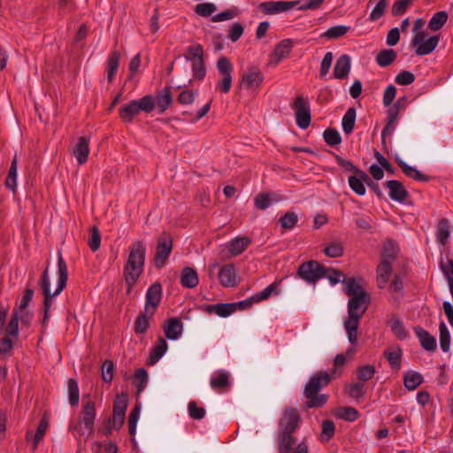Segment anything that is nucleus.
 I'll return each instance as SVG.
<instances>
[{
	"mask_svg": "<svg viewBox=\"0 0 453 453\" xmlns=\"http://www.w3.org/2000/svg\"><path fill=\"white\" fill-rule=\"evenodd\" d=\"M345 293L350 296L348 302V319L344 322V327L348 339L353 345L357 344V328L359 319L365 314L370 302V296L354 278H349L344 287Z\"/></svg>",
	"mask_w": 453,
	"mask_h": 453,
	"instance_id": "nucleus-1",
	"label": "nucleus"
},
{
	"mask_svg": "<svg viewBox=\"0 0 453 453\" xmlns=\"http://www.w3.org/2000/svg\"><path fill=\"white\" fill-rule=\"evenodd\" d=\"M301 417L298 411L293 407L284 410L280 419V433L279 434V453H308V445L302 441L294 451L296 438L293 436L298 428Z\"/></svg>",
	"mask_w": 453,
	"mask_h": 453,
	"instance_id": "nucleus-2",
	"label": "nucleus"
},
{
	"mask_svg": "<svg viewBox=\"0 0 453 453\" xmlns=\"http://www.w3.org/2000/svg\"><path fill=\"white\" fill-rule=\"evenodd\" d=\"M68 280V267L65 261L62 254L58 252V286L54 293L50 291V280L49 277L48 267L44 270L41 279V287L43 299V317L42 319V325L45 328L50 319V310L52 305V299L54 296H58L66 287Z\"/></svg>",
	"mask_w": 453,
	"mask_h": 453,
	"instance_id": "nucleus-3",
	"label": "nucleus"
},
{
	"mask_svg": "<svg viewBox=\"0 0 453 453\" xmlns=\"http://www.w3.org/2000/svg\"><path fill=\"white\" fill-rule=\"evenodd\" d=\"M128 251L123 270L127 292L131 290L144 271L146 245L142 241L137 240L129 246Z\"/></svg>",
	"mask_w": 453,
	"mask_h": 453,
	"instance_id": "nucleus-4",
	"label": "nucleus"
},
{
	"mask_svg": "<svg viewBox=\"0 0 453 453\" xmlns=\"http://www.w3.org/2000/svg\"><path fill=\"white\" fill-rule=\"evenodd\" d=\"M331 380V374L326 371H319L310 378L303 389V395L307 399L306 409L321 408L326 403L327 395L319 392L326 387Z\"/></svg>",
	"mask_w": 453,
	"mask_h": 453,
	"instance_id": "nucleus-5",
	"label": "nucleus"
},
{
	"mask_svg": "<svg viewBox=\"0 0 453 453\" xmlns=\"http://www.w3.org/2000/svg\"><path fill=\"white\" fill-rule=\"evenodd\" d=\"M155 109V97L146 95L139 99L131 100L119 108V117L123 123L130 124L141 111L151 112Z\"/></svg>",
	"mask_w": 453,
	"mask_h": 453,
	"instance_id": "nucleus-6",
	"label": "nucleus"
},
{
	"mask_svg": "<svg viewBox=\"0 0 453 453\" xmlns=\"http://www.w3.org/2000/svg\"><path fill=\"white\" fill-rule=\"evenodd\" d=\"M96 416V404L92 400H88L82 407L79 421L70 423L69 431L74 433L77 439L91 436L95 432Z\"/></svg>",
	"mask_w": 453,
	"mask_h": 453,
	"instance_id": "nucleus-7",
	"label": "nucleus"
},
{
	"mask_svg": "<svg viewBox=\"0 0 453 453\" xmlns=\"http://www.w3.org/2000/svg\"><path fill=\"white\" fill-rule=\"evenodd\" d=\"M187 61L192 64L193 79L202 81L205 77L206 68L203 60V49L201 44H195L188 48V54L184 56Z\"/></svg>",
	"mask_w": 453,
	"mask_h": 453,
	"instance_id": "nucleus-8",
	"label": "nucleus"
},
{
	"mask_svg": "<svg viewBox=\"0 0 453 453\" xmlns=\"http://www.w3.org/2000/svg\"><path fill=\"white\" fill-rule=\"evenodd\" d=\"M217 69L221 77L217 82L216 89L221 93L226 94L230 91L232 87L233 65L228 58L222 56L217 61Z\"/></svg>",
	"mask_w": 453,
	"mask_h": 453,
	"instance_id": "nucleus-9",
	"label": "nucleus"
},
{
	"mask_svg": "<svg viewBox=\"0 0 453 453\" xmlns=\"http://www.w3.org/2000/svg\"><path fill=\"white\" fill-rule=\"evenodd\" d=\"M326 272V268L318 261L309 260L299 265L297 275L306 282L315 283L319 279L324 278Z\"/></svg>",
	"mask_w": 453,
	"mask_h": 453,
	"instance_id": "nucleus-10",
	"label": "nucleus"
},
{
	"mask_svg": "<svg viewBox=\"0 0 453 453\" xmlns=\"http://www.w3.org/2000/svg\"><path fill=\"white\" fill-rule=\"evenodd\" d=\"M292 109L295 111L296 125L301 129H306L311 125V115L308 100L303 96H298L291 104Z\"/></svg>",
	"mask_w": 453,
	"mask_h": 453,
	"instance_id": "nucleus-11",
	"label": "nucleus"
},
{
	"mask_svg": "<svg viewBox=\"0 0 453 453\" xmlns=\"http://www.w3.org/2000/svg\"><path fill=\"white\" fill-rule=\"evenodd\" d=\"M426 34L424 31L416 33L411 40V46L415 48L418 56L428 55L434 50L439 43V36L432 35L426 39Z\"/></svg>",
	"mask_w": 453,
	"mask_h": 453,
	"instance_id": "nucleus-12",
	"label": "nucleus"
},
{
	"mask_svg": "<svg viewBox=\"0 0 453 453\" xmlns=\"http://www.w3.org/2000/svg\"><path fill=\"white\" fill-rule=\"evenodd\" d=\"M173 240L167 234H163L157 240L156 246V253L154 257L155 266L158 269L163 268L172 252Z\"/></svg>",
	"mask_w": 453,
	"mask_h": 453,
	"instance_id": "nucleus-13",
	"label": "nucleus"
},
{
	"mask_svg": "<svg viewBox=\"0 0 453 453\" xmlns=\"http://www.w3.org/2000/svg\"><path fill=\"white\" fill-rule=\"evenodd\" d=\"M300 3V0L266 1L260 3L257 8L265 15H275L292 10L296 8Z\"/></svg>",
	"mask_w": 453,
	"mask_h": 453,
	"instance_id": "nucleus-14",
	"label": "nucleus"
},
{
	"mask_svg": "<svg viewBox=\"0 0 453 453\" xmlns=\"http://www.w3.org/2000/svg\"><path fill=\"white\" fill-rule=\"evenodd\" d=\"M264 81V74L260 68L256 65L248 67L247 71L242 75L239 84L240 88L257 89Z\"/></svg>",
	"mask_w": 453,
	"mask_h": 453,
	"instance_id": "nucleus-15",
	"label": "nucleus"
},
{
	"mask_svg": "<svg viewBox=\"0 0 453 453\" xmlns=\"http://www.w3.org/2000/svg\"><path fill=\"white\" fill-rule=\"evenodd\" d=\"M162 286L158 282H155L148 288L145 296V312L149 316H154L162 299Z\"/></svg>",
	"mask_w": 453,
	"mask_h": 453,
	"instance_id": "nucleus-16",
	"label": "nucleus"
},
{
	"mask_svg": "<svg viewBox=\"0 0 453 453\" xmlns=\"http://www.w3.org/2000/svg\"><path fill=\"white\" fill-rule=\"evenodd\" d=\"M127 402V395L125 393L118 395L114 401L112 418L111 420L117 430L120 429L124 425Z\"/></svg>",
	"mask_w": 453,
	"mask_h": 453,
	"instance_id": "nucleus-17",
	"label": "nucleus"
},
{
	"mask_svg": "<svg viewBox=\"0 0 453 453\" xmlns=\"http://www.w3.org/2000/svg\"><path fill=\"white\" fill-rule=\"evenodd\" d=\"M50 426L49 418L44 415L37 426L36 432L34 433L32 430L26 432V441L32 444V450L35 452L40 442L43 440Z\"/></svg>",
	"mask_w": 453,
	"mask_h": 453,
	"instance_id": "nucleus-18",
	"label": "nucleus"
},
{
	"mask_svg": "<svg viewBox=\"0 0 453 453\" xmlns=\"http://www.w3.org/2000/svg\"><path fill=\"white\" fill-rule=\"evenodd\" d=\"M293 47V42L290 39L282 40L276 45L271 55L268 62L269 65L276 66L284 58H286Z\"/></svg>",
	"mask_w": 453,
	"mask_h": 453,
	"instance_id": "nucleus-19",
	"label": "nucleus"
},
{
	"mask_svg": "<svg viewBox=\"0 0 453 453\" xmlns=\"http://www.w3.org/2000/svg\"><path fill=\"white\" fill-rule=\"evenodd\" d=\"M388 189L389 197L395 202L403 203L409 196V193L403 183L396 180H388L385 183Z\"/></svg>",
	"mask_w": 453,
	"mask_h": 453,
	"instance_id": "nucleus-20",
	"label": "nucleus"
},
{
	"mask_svg": "<svg viewBox=\"0 0 453 453\" xmlns=\"http://www.w3.org/2000/svg\"><path fill=\"white\" fill-rule=\"evenodd\" d=\"M73 155L77 159L79 165H84L88 161L89 155V138L81 136L73 147Z\"/></svg>",
	"mask_w": 453,
	"mask_h": 453,
	"instance_id": "nucleus-21",
	"label": "nucleus"
},
{
	"mask_svg": "<svg viewBox=\"0 0 453 453\" xmlns=\"http://www.w3.org/2000/svg\"><path fill=\"white\" fill-rule=\"evenodd\" d=\"M219 280L225 288H233L237 285V275L234 265L228 264L221 267L219 272Z\"/></svg>",
	"mask_w": 453,
	"mask_h": 453,
	"instance_id": "nucleus-22",
	"label": "nucleus"
},
{
	"mask_svg": "<svg viewBox=\"0 0 453 453\" xmlns=\"http://www.w3.org/2000/svg\"><path fill=\"white\" fill-rule=\"evenodd\" d=\"M165 337L169 340H177L182 334L183 324L178 318H171L163 326Z\"/></svg>",
	"mask_w": 453,
	"mask_h": 453,
	"instance_id": "nucleus-23",
	"label": "nucleus"
},
{
	"mask_svg": "<svg viewBox=\"0 0 453 453\" xmlns=\"http://www.w3.org/2000/svg\"><path fill=\"white\" fill-rule=\"evenodd\" d=\"M155 107L158 108L159 113L165 112L173 104V95L170 87L164 88L155 96Z\"/></svg>",
	"mask_w": 453,
	"mask_h": 453,
	"instance_id": "nucleus-24",
	"label": "nucleus"
},
{
	"mask_svg": "<svg viewBox=\"0 0 453 453\" xmlns=\"http://www.w3.org/2000/svg\"><path fill=\"white\" fill-rule=\"evenodd\" d=\"M392 263L380 260L376 269L378 288H384L386 287L392 273Z\"/></svg>",
	"mask_w": 453,
	"mask_h": 453,
	"instance_id": "nucleus-25",
	"label": "nucleus"
},
{
	"mask_svg": "<svg viewBox=\"0 0 453 453\" xmlns=\"http://www.w3.org/2000/svg\"><path fill=\"white\" fill-rule=\"evenodd\" d=\"M350 71V58L349 55L343 54L340 56L334 67V77L335 79L346 78Z\"/></svg>",
	"mask_w": 453,
	"mask_h": 453,
	"instance_id": "nucleus-26",
	"label": "nucleus"
},
{
	"mask_svg": "<svg viewBox=\"0 0 453 453\" xmlns=\"http://www.w3.org/2000/svg\"><path fill=\"white\" fill-rule=\"evenodd\" d=\"M180 282L184 288H196L199 283V278L196 271L189 266L184 267L180 273Z\"/></svg>",
	"mask_w": 453,
	"mask_h": 453,
	"instance_id": "nucleus-27",
	"label": "nucleus"
},
{
	"mask_svg": "<svg viewBox=\"0 0 453 453\" xmlns=\"http://www.w3.org/2000/svg\"><path fill=\"white\" fill-rule=\"evenodd\" d=\"M414 331L423 349L428 351L436 349V340L432 334L421 326H416Z\"/></svg>",
	"mask_w": 453,
	"mask_h": 453,
	"instance_id": "nucleus-28",
	"label": "nucleus"
},
{
	"mask_svg": "<svg viewBox=\"0 0 453 453\" xmlns=\"http://www.w3.org/2000/svg\"><path fill=\"white\" fill-rule=\"evenodd\" d=\"M399 247L394 240H387L382 246L380 260L394 263L397 257Z\"/></svg>",
	"mask_w": 453,
	"mask_h": 453,
	"instance_id": "nucleus-29",
	"label": "nucleus"
},
{
	"mask_svg": "<svg viewBox=\"0 0 453 453\" xmlns=\"http://www.w3.org/2000/svg\"><path fill=\"white\" fill-rule=\"evenodd\" d=\"M396 163L403 172L405 175H407L410 178H412L418 181L427 182L430 180L431 177L429 175H426L425 173H422L417 168L409 165L407 163L403 161L401 158H396Z\"/></svg>",
	"mask_w": 453,
	"mask_h": 453,
	"instance_id": "nucleus-30",
	"label": "nucleus"
},
{
	"mask_svg": "<svg viewBox=\"0 0 453 453\" xmlns=\"http://www.w3.org/2000/svg\"><path fill=\"white\" fill-rule=\"evenodd\" d=\"M280 200V196L276 193H260L255 197L254 203L256 208L265 210L269 208L272 203H278Z\"/></svg>",
	"mask_w": 453,
	"mask_h": 453,
	"instance_id": "nucleus-31",
	"label": "nucleus"
},
{
	"mask_svg": "<svg viewBox=\"0 0 453 453\" xmlns=\"http://www.w3.org/2000/svg\"><path fill=\"white\" fill-rule=\"evenodd\" d=\"M233 303H221L206 305L204 311L208 313H215L221 318H226L234 312Z\"/></svg>",
	"mask_w": 453,
	"mask_h": 453,
	"instance_id": "nucleus-32",
	"label": "nucleus"
},
{
	"mask_svg": "<svg viewBox=\"0 0 453 453\" xmlns=\"http://www.w3.org/2000/svg\"><path fill=\"white\" fill-rule=\"evenodd\" d=\"M250 243L251 239L250 237H236L228 243L227 249L229 253L235 257L242 254Z\"/></svg>",
	"mask_w": 453,
	"mask_h": 453,
	"instance_id": "nucleus-33",
	"label": "nucleus"
},
{
	"mask_svg": "<svg viewBox=\"0 0 453 453\" xmlns=\"http://www.w3.org/2000/svg\"><path fill=\"white\" fill-rule=\"evenodd\" d=\"M167 349L168 344L166 341L163 337H159L151 349L149 358V365L156 364L164 356Z\"/></svg>",
	"mask_w": 453,
	"mask_h": 453,
	"instance_id": "nucleus-34",
	"label": "nucleus"
},
{
	"mask_svg": "<svg viewBox=\"0 0 453 453\" xmlns=\"http://www.w3.org/2000/svg\"><path fill=\"white\" fill-rule=\"evenodd\" d=\"M403 351L400 348L387 349L384 357L388 360L391 369L399 371L402 365Z\"/></svg>",
	"mask_w": 453,
	"mask_h": 453,
	"instance_id": "nucleus-35",
	"label": "nucleus"
},
{
	"mask_svg": "<svg viewBox=\"0 0 453 453\" xmlns=\"http://www.w3.org/2000/svg\"><path fill=\"white\" fill-rule=\"evenodd\" d=\"M120 60V53L118 50H112L107 59L106 73L109 83H111L113 77L118 71Z\"/></svg>",
	"mask_w": 453,
	"mask_h": 453,
	"instance_id": "nucleus-36",
	"label": "nucleus"
},
{
	"mask_svg": "<svg viewBox=\"0 0 453 453\" xmlns=\"http://www.w3.org/2000/svg\"><path fill=\"white\" fill-rule=\"evenodd\" d=\"M450 234V226L448 219H441L436 226V239L438 242L444 246L448 242Z\"/></svg>",
	"mask_w": 453,
	"mask_h": 453,
	"instance_id": "nucleus-37",
	"label": "nucleus"
},
{
	"mask_svg": "<svg viewBox=\"0 0 453 453\" xmlns=\"http://www.w3.org/2000/svg\"><path fill=\"white\" fill-rule=\"evenodd\" d=\"M397 58V53L393 49H385L380 50L376 56V63L380 67L390 65Z\"/></svg>",
	"mask_w": 453,
	"mask_h": 453,
	"instance_id": "nucleus-38",
	"label": "nucleus"
},
{
	"mask_svg": "<svg viewBox=\"0 0 453 453\" xmlns=\"http://www.w3.org/2000/svg\"><path fill=\"white\" fill-rule=\"evenodd\" d=\"M17 167L18 159L17 156H14V157L12 160L7 177L4 181L5 187L8 189L12 190V192H15L17 188Z\"/></svg>",
	"mask_w": 453,
	"mask_h": 453,
	"instance_id": "nucleus-39",
	"label": "nucleus"
},
{
	"mask_svg": "<svg viewBox=\"0 0 453 453\" xmlns=\"http://www.w3.org/2000/svg\"><path fill=\"white\" fill-rule=\"evenodd\" d=\"M356 117H357V112H356V109L354 107L349 108L347 110V111L345 112V114L342 118V126L343 132L346 134H349L353 132L355 123H356Z\"/></svg>",
	"mask_w": 453,
	"mask_h": 453,
	"instance_id": "nucleus-40",
	"label": "nucleus"
},
{
	"mask_svg": "<svg viewBox=\"0 0 453 453\" xmlns=\"http://www.w3.org/2000/svg\"><path fill=\"white\" fill-rule=\"evenodd\" d=\"M210 385L215 390L226 388L229 386L228 373L220 371L213 374L211 378Z\"/></svg>",
	"mask_w": 453,
	"mask_h": 453,
	"instance_id": "nucleus-41",
	"label": "nucleus"
},
{
	"mask_svg": "<svg viewBox=\"0 0 453 453\" xmlns=\"http://www.w3.org/2000/svg\"><path fill=\"white\" fill-rule=\"evenodd\" d=\"M423 382L422 375L414 371H409L403 377V383L408 390L416 389Z\"/></svg>",
	"mask_w": 453,
	"mask_h": 453,
	"instance_id": "nucleus-42",
	"label": "nucleus"
},
{
	"mask_svg": "<svg viewBox=\"0 0 453 453\" xmlns=\"http://www.w3.org/2000/svg\"><path fill=\"white\" fill-rule=\"evenodd\" d=\"M448 13L444 11L435 12L429 20L428 27L433 31L440 30L447 22Z\"/></svg>",
	"mask_w": 453,
	"mask_h": 453,
	"instance_id": "nucleus-43",
	"label": "nucleus"
},
{
	"mask_svg": "<svg viewBox=\"0 0 453 453\" xmlns=\"http://www.w3.org/2000/svg\"><path fill=\"white\" fill-rule=\"evenodd\" d=\"M345 391L349 397L357 400L363 398L366 392L365 385L361 381L347 385Z\"/></svg>",
	"mask_w": 453,
	"mask_h": 453,
	"instance_id": "nucleus-44",
	"label": "nucleus"
},
{
	"mask_svg": "<svg viewBox=\"0 0 453 453\" xmlns=\"http://www.w3.org/2000/svg\"><path fill=\"white\" fill-rule=\"evenodd\" d=\"M343 244L340 241H334L330 242L327 246H326L324 249V253L326 254V256L332 258L342 257L343 255Z\"/></svg>",
	"mask_w": 453,
	"mask_h": 453,
	"instance_id": "nucleus-45",
	"label": "nucleus"
},
{
	"mask_svg": "<svg viewBox=\"0 0 453 453\" xmlns=\"http://www.w3.org/2000/svg\"><path fill=\"white\" fill-rule=\"evenodd\" d=\"M153 316H149L148 313L145 312V310L143 312H142L135 319L134 329L136 334H144L149 328L150 326V319Z\"/></svg>",
	"mask_w": 453,
	"mask_h": 453,
	"instance_id": "nucleus-46",
	"label": "nucleus"
},
{
	"mask_svg": "<svg viewBox=\"0 0 453 453\" xmlns=\"http://www.w3.org/2000/svg\"><path fill=\"white\" fill-rule=\"evenodd\" d=\"M376 372L372 365H365L357 368V377L359 381L365 382L372 380Z\"/></svg>",
	"mask_w": 453,
	"mask_h": 453,
	"instance_id": "nucleus-47",
	"label": "nucleus"
},
{
	"mask_svg": "<svg viewBox=\"0 0 453 453\" xmlns=\"http://www.w3.org/2000/svg\"><path fill=\"white\" fill-rule=\"evenodd\" d=\"M68 397L72 406H77L80 401V391L78 382L75 379L68 380Z\"/></svg>",
	"mask_w": 453,
	"mask_h": 453,
	"instance_id": "nucleus-48",
	"label": "nucleus"
},
{
	"mask_svg": "<svg viewBox=\"0 0 453 453\" xmlns=\"http://www.w3.org/2000/svg\"><path fill=\"white\" fill-rule=\"evenodd\" d=\"M439 331L441 349L443 352H447L450 346V334L444 321H441L439 325Z\"/></svg>",
	"mask_w": 453,
	"mask_h": 453,
	"instance_id": "nucleus-49",
	"label": "nucleus"
},
{
	"mask_svg": "<svg viewBox=\"0 0 453 453\" xmlns=\"http://www.w3.org/2000/svg\"><path fill=\"white\" fill-rule=\"evenodd\" d=\"M278 286H279V282H277V281L273 282L272 284L267 286L265 288H264L262 291L253 295L252 299H254V302L258 303L260 301L267 299L273 293H275L277 295L279 293V291L277 289Z\"/></svg>",
	"mask_w": 453,
	"mask_h": 453,
	"instance_id": "nucleus-50",
	"label": "nucleus"
},
{
	"mask_svg": "<svg viewBox=\"0 0 453 453\" xmlns=\"http://www.w3.org/2000/svg\"><path fill=\"white\" fill-rule=\"evenodd\" d=\"M148 372L144 368H139L134 372V384L137 387V394H140L146 387Z\"/></svg>",
	"mask_w": 453,
	"mask_h": 453,
	"instance_id": "nucleus-51",
	"label": "nucleus"
},
{
	"mask_svg": "<svg viewBox=\"0 0 453 453\" xmlns=\"http://www.w3.org/2000/svg\"><path fill=\"white\" fill-rule=\"evenodd\" d=\"M298 222L296 213L293 211H287L282 217L279 219V224L285 229H292Z\"/></svg>",
	"mask_w": 453,
	"mask_h": 453,
	"instance_id": "nucleus-52",
	"label": "nucleus"
},
{
	"mask_svg": "<svg viewBox=\"0 0 453 453\" xmlns=\"http://www.w3.org/2000/svg\"><path fill=\"white\" fill-rule=\"evenodd\" d=\"M323 137L326 144L335 146L342 142L340 133L334 128H327L323 133Z\"/></svg>",
	"mask_w": 453,
	"mask_h": 453,
	"instance_id": "nucleus-53",
	"label": "nucleus"
},
{
	"mask_svg": "<svg viewBox=\"0 0 453 453\" xmlns=\"http://www.w3.org/2000/svg\"><path fill=\"white\" fill-rule=\"evenodd\" d=\"M338 418L346 421H355L359 417V412L353 407H342L337 411Z\"/></svg>",
	"mask_w": 453,
	"mask_h": 453,
	"instance_id": "nucleus-54",
	"label": "nucleus"
},
{
	"mask_svg": "<svg viewBox=\"0 0 453 453\" xmlns=\"http://www.w3.org/2000/svg\"><path fill=\"white\" fill-rule=\"evenodd\" d=\"M349 30V27L343 26V25H338L334 26L330 28H328L323 35V36L328 38V39H336L339 38L345 34H347Z\"/></svg>",
	"mask_w": 453,
	"mask_h": 453,
	"instance_id": "nucleus-55",
	"label": "nucleus"
},
{
	"mask_svg": "<svg viewBox=\"0 0 453 453\" xmlns=\"http://www.w3.org/2000/svg\"><path fill=\"white\" fill-rule=\"evenodd\" d=\"M322 431L320 434L321 441H327L334 434L335 426L332 420L326 419L322 421Z\"/></svg>",
	"mask_w": 453,
	"mask_h": 453,
	"instance_id": "nucleus-56",
	"label": "nucleus"
},
{
	"mask_svg": "<svg viewBox=\"0 0 453 453\" xmlns=\"http://www.w3.org/2000/svg\"><path fill=\"white\" fill-rule=\"evenodd\" d=\"M391 329L399 340H404L408 337V332L405 329L403 321L398 318L392 320Z\"/></svg>",
	"mask_w": 453,
	"mask_h": 453,
	"instance_id": "nucleus-57",
	"label": "nucleus"
},
{
	"mask_svg": "<svg viewBox=\"0 0 453 453\" xmlns=\"http://www.w3.org/2000/svg\"><path fill=\"white\" fill-rule=\"evenodd\" d=\"M326 272L324 277H326L332 285L338 282L346 283V276L339 270L334 268H326Z\"/></svg>",
	"mask_w": 453,
	"mask_h": 453,
	"instance_id": "nucleus-58",
	"label": "nucleus"
},
{
	"mask_svg": "<svg viewBox=\"0 0 453 453\" xmlns=\"http://www.w3.org/2000/svg\"><path fill=\"white\" fill-rule=\"evenodd\" d=\"M217 10V7L212 3L198 4L195 7V12L197 15L202 17H210Z\"/></svg>",
	"mask_w": 453,
	"mask_h": 453,
	"instance_id": "nucleus-59",
	"label": "nucleus"
},
{
	"mask_svg": "<svg viewBox=\"0 0 453 453\" xmlns=\"http://www.w3.org/2000/svg\"><path fill=\"white\" fill-rule=\"evenodd\" d=\"M100 244H101L100 231L96 226H93L91 229V235L88 239V245L92 251H96L100 248Z\"/></svg>",
	"mask_w": 453,
	"mask_h": 453,
	"instance_id": "nucleus-60",
	"label": "nucleus"
},
{
	"mask_svg": "<svg viewBox=\"0 0 453 453\" xmlns=\"http://www.w3.org/2000/svg\"><path fill=\"white\" fill-rule=\"evenodd\" d=\"M188 411L189 416L194 419L200 420L205 416V410L203 407L197 406L195 401L188 403Z\"/></svg>",
	"mask_w": 453,
	"mask_h": 453,
	"instance_id": "nucleus-61",
	"label": "nucleus"
},
{
	"mask_svg": "<svg viewBox=\"0 0 453 453\" xmlns=\"http://www.w3.org/2000/svg\"><path fill=\"white\" fill-rule=\"evenodd\" d=\"M349 188L358 196H364L365 194V184L361 182V180L357 177H354L353 175L349 177L348 180Z\"/></svg>",
	"mask_w": 453,
	"mask_h": 453,
	"instance_id": "nucleus-62",
	"label": "nucleus"
},
{
	"mask_svg": "<svg viewBox=\"0 0 453 453\" xmlns=\"http://www.w3.org/2000/svg\"><path fill=\"white\" fill-rule=\"evenodd\" d=\"M413 0H396L392 6V15L400 16L403 14Z\"/></svg>",
	"mask_w": 453,
	"mask_h": 453,
	"instance_id": "nucleus-63",
	"label": "nucleus"
},
{
	"mask_svg": "<svg viewBox=\"0 0 453 453\" xmlns=\"http://www.w3.org/2000/svg\"><path fill=\"white\" fill-rule=\"evenodd\" d=\"M415 81V75L410 71H401L395 78V81L399 85L407 86Z\"/></svg>",
	"mask_w": 453,
	"mask_h": 453,
	"instance_id": "nucleus-64",
	"label": "nucleus"
}]
</instances>
